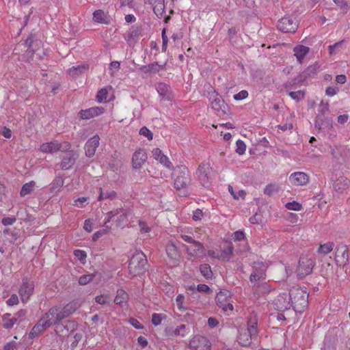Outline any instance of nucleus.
<instances>
[{
  "instance_id": "f257e3e1",
  "label": "nucleus",
  "mask_w": 350,
  "mask_h": 350,
  "mask_svg": "<svg viewBox=\"0 0 350 350\" xmlns=\"http://www.w3.org/2000/svg\"><path fill=\"white\" fill-rule=\"evenodd\" d=\"M291 306L298 313H302L308 305V294L301 288H293L289 291Z\"/></svg>"
},
{
  "instance_id": "f03ea898",
  "label": "nucleus",
  "mask_w": 350,
  "mask_h": 350,
  "mask_svg": "<svg viewBox=\"0 0 350 350\" xmlns=\"http://www.w3.org/2000/svg\"><path fill=\"white\" fill-rule=\"evenodd\" d=\"M174 187L182 191L183 195L187 194V188L191 183V177L188 168L185 165L177 166L174 171Z\"/></svg>"
},
{
  "instance_id": "7ed1b4c3",
  "label": "nucleus",
  "mask_w": 350,
  "mask_h": 350,
  "mask_svg": "<svg viewBox=\"0 0 350 350\" xmlns=\"http://www.w3.org/2000/svg\"><path fill=\"white\" fill-rule=\"evenodd\" d=\"M147 259L142 252H135L129 263V273L133 276L143 274L147 271Z\"/></svg>"
},
{
  "instance_id": "20e7f679",
  "label": "nucleus",
  "mask_w": 350,
  "mask_h": 350,
  "mask_svg": "<svg viewBox=\"0 0 350 350\" xmlns=\"http://www.w3.org/2000/svg\"><path fill=\"white\" fill-rule=\"evenodd\" d=\"M238 337L239 343L243 347H248L252 343V339L258 333L257 321L256 319H250L247 321V327H241L239 329Z\"/></svg>"
},
{
  "instance_id": "39448f33",
  "label": "nucleus",
  "mask_w": 350,
  "mask_h": 350,
  "mask_svg": "<svg viewBox=\"0 0 350 350\" xmlns=\"http://www.w3.org/2000/svg\"><path fill=\"white\" fill-rule=\"evenodd\" d=\"M24 44L27 45L28 48L25 52V56L28 61L40 59L42 50L41 49L42 42L40 40H33L31 38H28Z\"/></svg>"
},
{
  "instance_id": "423d86ee",
  "label": "nucleus",
  "mask_w": 350,
  "mask_h": 350,
  "mask_svg": "<svg viewBox=\"0 0 350 350\" xmlns=\"http://www.w3.org/2000/svg\"><path fill=\"white\" fill-rule=\"evenodd\" d=\"M277 27L284 33H295L298 27V23L293 16H286L278 21Z\"/></svg>"
},
{
  "instance_id": "0eeeda50",
  "label": "nucleus",
  "mask_w": 350,
  "mask_h": 350,
  "mask_svg": "<svg viewBox=\"0 0 350 350\" xmlns=\"http://www.w3.org/2000/svg\"><path fill=\"white\" fill-rule=\"evenodd\" d=\"M71 148L67 142L59 143L57 141L46 142L40 146V150L45 153H53L57 151L67 152Z\"/></svg>"
},
{
  "instance_id": "6e6552de",
  "label": "nucleus",
  "mask_w": 350,
  "mask_h": 350,
  "mask_svg": "<svg viewBox=\"0 0 350 350\" xmlns=\"http://www.w3.org/2000/svg\"><path fill=\"white\" fill-rule=\"evenodd\" d=\"M314 266V261L308 256H301L299 258V265L297 269V275L300 278L310 274Z\"/></svg>"
},
{
  "instance_id": "1a4fd4ad",
  "label": "nucleus",
  "mask_w": 350,
  "mask_h": 350,
  "mask_svg": "<svg viewBox=\"0 0 350 350\" xmlns=\"http://www.w3.org/2000/svg\"><path fill=\"white\" fill-rule=\"evenodd\" d=\"M265 279V266L262 262H254L253 272L250 277V282L254 284L256 282L264 281Z\"/></svg>"
},
{
  "instance_id": "9d476101",
  "label": "nucleus",
  "mask_w": 350,
  "mask_h": 350,
  "mask_svg": "<svg viewBox=\"0 0 350 350\" xmlns=\"http://www.w3.org/2000/svg\"><path fill=\"white\" fill-rule=\"evenodd\" d=\"M189 347L193 350H210L211 343L204 336H195L189 342Z\"/></svg>"
},
{
  "instance_id": "9b49d317",
  "label": "nucleus",
  "mask_w": 350,
  "mask_h": 350,
  "mask_svg": "<svg viewBox=\"0 0 350 350\" xmlns=\"http://www.w3.org/2000/svg\"><path fill=\"white\" fill-rule=\"evenodd\" d=\"M211 168L208 163H202L198 169V176L204 187H208L211 180Z\"/></svg>"
},
{
  "instance_id": "f8f14e48",
  "label": "nucleus",
  "mask_w": 350,
  "mask_h": 350,
  "mask_svg": "<svg viewBox=\"0 0 350 350\" xmlns=\"http://www.w3.org/2000/svg\"><path fill=\"white\" fill-rule=\"evenodd\" d=\"M274 305L278 310L284 311L288 310L291 307L289 294L282 293L277 296L274 299Z\"/></svg>"
},
{
  "instance_id": "ddd939ff",
  "label": "nucleus",
  "mask_w": 350,
  "mask_h": 350,
  "mask_svg": "<svg viewBox=\"0 0 350 350\" xmlns=\"http://www.w3.org/2000/svg\"><path fill=\"white\" fill-rule=\"evenodd\" d=\"M34 289L33 284L27 282L26 279L23 280V284L19 290V294L23 302H27L30 296L33 294Z\"/></svg>"
},
{
  "instance_id": "4468645a",
  "label": "nucleus",
  "mask_w": 350,
  "mask_h": 350,
  "mask_svg": "<svg viewBox=\"0 0 350 350\" xmlns=\"http://www.w3.org/2000/svg\"><path fill=\"white\" fill-rule=\"evenodd\" d=\"M100 137L98 135H95L88 140L85 145V154L88 157L94 155L96 148L99 145Z\"/></svg>"
},
{
  "instance_id": "2eb2a0df",
  "label": "nucleus",
  "mask_w": 350,
  "mask_h": 350,
  "mask_svg": "<svg viewBox=\"0 0 350 350\" xmlns=\"http://www.w3.org/2000/svg\"><path fill=\"white\" fill-rule=\"evenodd\" d=\"M146 152L143 149H139L135 151L132 158V165L135 169H139L147 160Z\"/></svg>"
},
{
  "instance_id": "dca6fc26",
  "label": "nucleus",
  "mask_w": 350,
  "mask_h": 350,
  "mask_svg": "<svg viewBox=\"0 0 350 350\" xmlns=\"http://www.w3.org/2000/svg\"><path fill=\"white\" fill-rule=\"evenodd\" d=\"M75 324L72 321H66L64 323H58L55 325V332L59 336H68L69 332L74 329Z\"/></svg>"
},
{
  "instance_id": "f3484780",
  "label": "nucleus",
  "mask_w": 350,
  "mask_h": 350,
  "mask_svg": "<svg viewBox=\"0 0 350 350\" xmlns=\"http://www.w3.org/2000/svg\"><path fill=\"white\" fill-rule=\"evenodd\" d=\"M289 181L294 185H305L308 183L309 177L308 174L304 172H297L292 174L290 176Z\"/></svg>"
},
{
  "instance_id": "a211bd4d",
  "label": "nucleus",
  "mask_w": 350,
  "mask_h": 350,
  "mask_svg": "<svg viewBox=\"0 0 350 350\" xmlns=\"http://www.w3.org/2000/svg\"><path fill=\"white\" fill-rule=\"evenodd\" d=\"M349 249L347 245H342L337 247L336 252V259L337 263L340 266L345 265L349 260Z\"/></svg>"
},
{
  "instance_id": "6ab92c4d",
  "label": "nucleus",
  "mask_w": 350,
  "mask_h": 350,
  "mask_svg": "<svg viewBox=\"0 0 350 350\" xmlns=\"http://www.w3.org/2000/svg\"><path fill=\"white\" fill-rule=\"evenodd\" d=\"M104 111V108L99 107H94L85 110H81L79 112V116L81 119L88 120L102 114Z\"/></svg>"
},
{
  "instance_id": "aec40b11",
  "label": "nucleus",
  "mask_w": 350,
  "mask_h": 350,
  "mask_svg": "<svg viewBox=\"0 0 350 350\" xmlns=\"http://www.w3.org/2000/svg\"><path fill=\"white\" fill-rule=\"evenodd\" d=\"M315 127L319 130H327L332 128V120L325 118L323 114H318L316 117Z\"/></svg>"
},
{
  "instance_id": "412c9836",
  "label": "nucleus",
  "mask_w": 350,
  "mask_h": 350,
  "mask_svg": "<svg viewBox=\"0 0 350 350\" xmlns=\"http://www.w3.org/2000/svg\"><path fill=\"white\" fill-rule=\"evenodd\" d=\"M118 214H120V215L117 219L118 226H121L122 225H123L126 221V219L127 217V211L122 208H118L115 211L109 212L107 213L108 218L105 221V223L109 222L113 217H114L116 215Z\"/></svg>"
},
{
  "instance_id": "4be33fe9",
  "label": "nucleus",
  "mask_w": 350,
  "mask_h": 350,
  "mask_svg": "<svg viewBox=\"0 0 350 350\" xmlns=\"http://www.w3.org/2000/svg\"><path fill=\"white\" fill-rule=\"evenodd\" d=\"M141 34V28L132 27L128 33L124 35V38L130 46L134 45L138 40Z\"/></svg>"
},
{
  "instance_id": "5701e85b",
  "label": "nucleus",
  "mask_w": 350,
  "mask_h": 350,
  "mask_svg": "<svg viewBox=\"0 0 350 350\" xmlns=\"http://www.w3.org/2000/svg\"><path fill=\"white\" fill-rule=\"evenodd\" d=\"M153 157L159 161L160 163L163 165L167 168H170L172 165V163L169 161L168 158L158 148H154L152 151Z\"/></svg>"
},
{
  "instance_id": "b1692460",
  "label": "nucleus",
  "mask_w": 350,
  "mask_h": 350,
  "mask_svg": "<svg viewBox=\"0 0 350 350\" xmlns=\"http://www.w3.org/2000/svg\"><path fill=\"white\" fill-rule=\"evenodd\" d=\"M350 187V180L347 177L340 176L334 183V190L338 193H342Z\"/></svg>"
},
{
  "instance_id": "393cba45",
  "label": "nucleus",
  "mask_w": 350,
  "mask_h": 350,
  "mask_svg": "<svg viewBox=\"0 0 350 350\" xmlns=\"http://www.w3.org/2000/svg\"><path fill=\"white\" fill-rule=\"evenodd\" d=\"M186 250L189 255L196 256L204 253V246L200 242L196 241L191 245L187 246Z\"/></svg>"
},
{
  "instance_id": "a878e982",
  "label": "nucleus",
  "mask_w": 350,
  "mask_h": 350,
  "mask_svg": "<svg viewBox=\"0 0 350 350\" xmlns=\"http://www.w3.org/2000/svg\"><path fill=\"white\" fill-rule=\"evenodd\" d=\"M76 159L75 154L72 151H69L63 157L62 161L60 163V167L62 170L70 169L75 163Z\"/></svg>"
},
{
  "instance_id": "bb28decb",
  "label": "nucleus",
  "mask_w": 350,
  "mask_h": 350,
  "mask_svg": "<svg viewBox=\"0 0 350 350\" xmlns=\"http://www.w3.org/2000/svg\"><path fill=\"white\" fill-rule=\"evenodd\" d=\"M129 299V295L123 289H118L116 292V296L114 299V303L123 307L126 305Z\"/></svg>"
},
{
  "instance_id": "cd10ccee",
  "label": "nucleus",
  "mask_w": 350,
  "mask_h": 350,
  "mask_svg": "<svg viewBox=\"0 0 350 350\" xmlns=\"http://www.w3.org/2000/svg\"><path fill=\"white\" fill-rule=\"evenodd\" d=\"M49 320H45V319L42 317L37 323V324L33 327L31 334H38L43 332L46 328L51 327L49 325Z\"/></svg>"
},
{
  "instance_id": "c85d7f7f",
  "label": "nucleus",
  "mask_w": 350,
  "mask_h": 350,
  "mask_svg": "<svg viewBox=\"0 0 350 350\" xmlns=\"http://www.w3.org/2000/svg\"><path fill=\"white\" fill-rule=\"evenodd\" d=\"M16 323H18L16 319L11 314L6 313L2 316V326L5 329H11Z\"/></svg>"
},
{
  "instance_id": "c756f323",
  "label": "nucleus",
  "mask_w": 350,
  "mask_h": 350,
  "mask_svg": "<svg viewBox=\"0 0 350 350\" xmlns=\"http://www.w3.org/2000/svg\"><path fill=\"white\" fill-rule=\"evenodd\" d=\"M89 69L88 64H83L77 66H73L68 70V73L72 77H76Z\"/></svg>"
},
{
  "instance_id": "7c9ffc66",
  "label": "nucleus",
  "mask_w": 350,
  "mask_h": 350,
  "mask_svg": "<svg viewBox=\"0 0 350 350\" xmlns=\"http://www.w3.org/2000/svg\"><path fill=\"white\" fill-rule=\"evenodd\" d=\"M252 288H254V292L258 295L264 294L270 291L269 286L267 282L263 281L254 283L252 284Z\"/></svg>"
},
{
  "instance_id": "2f4dec72",
  "label": "nucleus",
  "mask_w": 350,
  "mask_h": 350,
  "mask_svg": "<svg viewBox=\"0 0 350 350\" xmlns=\"http://www.w3.org/2000/svg\"><path fill=\"white\" fill-rule=\"evenodd\" d=\"M56 311L57 306L53 307L43 315V317L45 319V320H49L48 322L50 326L52 325H56L59 323L58 321H56Z\"/></svg>"
},
{
  "instance_id": "473e14b6",
  "label": "nucleus",
  "mask_w": 350,
  "mask_h": 350,
  "mask_svg": "<svg viewBox=\"0 0 350 350\" xmlns=\"http://www.w3.org/2000/svg\"><path fill=\"white\" fill-rule=\"evenodd\" d=\"M80 306L81 304L79 302V301L74 300L67 304L62 308L64 310V313H66V315L69 317L73 314Z\"/></svg>"
},
{
  "instance_id": "72a5a7b5",
  "label": "nucleus",
  "mask_w": 350,
  "mask_h": 350,
  "mask_svg": "<svg viewBox=\"0 0 350 350\" xmlns=\"http://www.w3.org/2000/svg\"><path fill=\"white\" fill-rule=\"evenodd\" d=\"M309 48L304 45H299L295 47L294 52L297 60L301 63L306 55L308 53Z\"/></svg>"
},
{
  "instance_id": "f704fd0d",
  "label": "nucleus",
  "mask_w": 350,
  "mask_h": 350,
  "mask_svg": "<svg viewBox=\"0 0 350 350\" xmlns=\"http://www.w3.org/2000/svg\"><path fill=\"white\" fill-rule=\"evenodd\" d=\"M93 19L96 23H109L108 17L102 10H97L93 13Z\"/></svg>"
},
{
  "instance_id": "c9c22d12",
  "label": "nucleus",
  "mask_w": 350,
  "mask_h": 350,
  "mask_svg": "<svg viewBox=\"0 0 350 350\" xmlns=\"http://www.w3.org/2000/svg\"><path fill=\"white\" fill-rule=\"evenodd\" d=\"M211 107L215 111H224V109L226 107V105L224 100L221 98V96H216L211 101Z\"/></svg>"
},
{
  "instance_id": "e433bc0d",
  "label": "nucleus",
  "mask_w": 350,
  "mask_h": 350,
  "mask_svg": "<svg viewBox=\"0 0 350 350\" xmlns=\"http://www.w3.org/2000/svg\"><path fill=\"white\" fill-rule=\"evenodd\" d=\"M165 10L164 0H155L153 7L154 14L159 17L161 18Z\"/></svg>"
},
{
  "instance_id": "4c0bfd02",
  "label": "nucleus",
  "mask_w": 350,
  "mask_h": 350,
  "mask_svg": "<svg viewBox=\"0 0 350 350\" xmlns=\"http://www.w3.org/2000/svg\"><path fill=\"white\" fill-rule=\"evenodd\" d=\"M139 70L145 74L157 73L159 71V64L157 62H154L146 66H142L139 68Z\"/></svg>"
},
{
  "instance_id": "58836bf2",
  "label": "nucleus",
  "mask_w": 350,
  "mask_h": 350,
  "mask_svg": "<svg viewBox=\"0 0 350 350\" xmlns=\"http://www.w3.org/2000/svg\"><path fill=\"white\" fill-rule=\"evenodd\" d=\"M166 252L167 256L172 259H177L179 256L178 249L173 243L167 245Z\"/></svg>"
},
{
  "instance_id": "ea45409f",
  "label": "nucleus",
  "mask_w": 350,
  "mask_h": 350,
  "mask_svg": "<svg viewBox=\"0 0 350 350\" xmlns=\"http://www.w3.org/2000/svg\"><path fill=\"white\" fill-rule=\"evenodd\" d=\"M229 297L230 292L228 291H220L219 293L217 294L215 301L218 306H219L220 304H222L228 301Z\"/></svg>"
},
{
  "instance_id": "a19ab883",
  "label": "nucleus",
  "mask_w": 350,
  "mask_h": 350,
  "mask_svg": "<svg viewBox=\"0 0 350 350\" xmlns=\"http://www.w3.org/2000/svg\"><path fill=\"white\" fill-rule=\"evenodd\" d=\"M35 185L36 183L34 181H30L23 185L20 192L21 196L24 197L28 194H30L33 191Z\"/></svg>"
},
{
  "instance_id": "79ce46f5",
  "label": "nucleus",
  "mask_w": 350,
  "mask_h": 350,
  "mask_svg": "<svg viewBox=\"0 0 350 350\" xmlns=\"http://www.w3.org/2000/svg\"><path fill=\"white\" fill-rule=\"evenodd\" d=\"M233 247L232 245H228V247L224 250H222L219 253V260H221L224 261H228L231 258L232 254Z\"/></svg>"
},
{
  "instance_id": "37998d69",
  "label": "nucleus",
  "mask_w": 350,
  "mask_h": 350,
  "mask_svg": "<svg viewBox=\"0 0 350 350\" xmlns=\"http://www.w3.org/2000/svg\"><path fill=\"white\" fill-rule=\"evenodd\" d=\"M64 185V180L61 177H57L54 179L51 185L50 190L52 193H55L59 190Z\"/></svg>"
},
{
  "instance_id": "c03bdc74",
  "label": "nucleus",
  "mask_w": 350,
  "mask_h": 350,
  "mask_svg": "<svg viewBox=\"0 0 350 350\" xmlns=\"http://www.w3.org/2000/svg\"><path fill=\"white\" fill-rule=\"evenodd\" d=\"M99 189L100 194L98 198L99 201L103 200L104 199L113 200L116 197V192L114 191L103 192L101 188Z\"/></svg>"
},
{
  "instance_id": "a18cd8bd",
  "label": "nucleus",
  "mask_w": 350,
  "mask_h": 350,
  "mask_svg": "<svg viewBox=\"0 0 350 350\" xmlns=\"http://www.w3.org/2000/svg\"><path fill=\"white\" fill-rule=\"evenodd\" d=\"M334 245V244L332 242L321 244L318 249V252L320 254H327L333 250Z\"/></svg>"
},
{
  "instance_id": "49530a36",
  "label": "nucleus",
  "mask_w": 350,
  "mask_h": 350,
  "mask_svg": "<svg viewBox=\"0 0 350 350\" xmlns=\"http://www.w3.org/2000/svg\"><path fill=\"white\" fill-rule=\"evenodd\" d=\"M280 187L275 184H269L264 189V193L268 196H272L274 193L278 192Z\"/></svg>"
},
{
  "instance_id": "de8ad7c7",
  "label": "nucleus",
  "mask_w": 350,
  "mask_h": 350,
  "mask_svg": "<svg viewBox=\"0 0 350 350\" xmlns=\"http://www.w3.org/2000/svg\"><path fill=\"white\" fill-rule=\"evenodd\" d=\"M202 275L206 279L211 278L213 272L211 269V266L208 264L202 265L200 267Z\"/></svg>"
},
{
  "instance_id": "09e8293b",
  "label": "nucleus",
  "mask_w": 350,
  "mask_h": 350,
  "mask_svg": "<svg viewBox=\"0 0 350 350\" xmlns=\"http://www.w3.org/2000/svg\"><path fill=\"white\" fill-rule=\"evenodd\" d=\"M334 2L340 8V10L346 13L350 8V0H333Z\"/></svg>"
},
{
  "instance_id": "8fccbe9b",
  "label": "nucleus",
  "mask_w": 350,
  "mask_h": 350,
  "mask_svg": "<svg viewBox=\"0 0 350 350\" xmlns=\"http://www.w3.org/2000/svg\"><path fill=\"white\" fill-rule=\"evenodd\" d=\"M94 276V273L83 275L79 278V284L80 285H85L91 282Z\"/></svg>"
},
{
  "instance_id": "3c124183",
  "label": "nucleus",
  "mask_w": 350,
  "mask_h": 350,
  "mask_svg": "<svg viewBox=\"0 0 350 350\" xmlns=\"http://www.w3.org/2000/svg\"><path fill=\"white\" fill-rule=\"evenodd\" d=\"M288 95L293 99L297 101H299L304 99L305 96V92L302 90H299L296 92H290Z\"/></svg>"
},
{
  "instance_id": "603ef678",
  "label": "nucleus",
  "mask_w": 350,
  "mask_h": 350,
  "mask_svg": "<svg viewBox=\"0 0 350 350\" xmlns=\"http://www.w3.org/2000/svg\"><path fill=\"white\" fill-rule=\"evenodd\" d=\"M108 95V91L105 88H103L100 90L98 91L96 99L97 101L99 103H102L103 101L105 100L107 98Z\"/></svg>"
},
{
  "instance_id": "864d4df0",
  "label": "nucleus",
  "mask_w": 350,
  "mask_h": 350,
  "mask_svg": "<svg viewBox=\"0 0 350 350\" xmlns=\"http://www.w3.org/2000/svg\"><path fill=\"white\" fill-rule=\"evenodd\" d=\"M285 206L287 209L292 210V211H300L301 209V204H300L299 203H298L295 201H293V202L286 203Z\"/></svg>"
},
{
  "instance_id": "5fc2aeb1",
  "label": "nucleus",
  "mask_w": 350,
  "mask_h": 350,
  "mask_svg": "<svg viewBox=\"0 0 350 350\" xmlns=\"http://www.w3.org/2000/svg\"><path fill=\"white\" fill-rule=\"evenodd\" d=\"M74 254L82 263H85L87 255L84 251L76 250L74 251Z\"/></svg>"
},
{
  "instance_id": "6e6d98bb",
  "label": "nucleus",
  "mask_w": 350,
  "mask_h": 350,
  "mask_svg": "<svg viewBox=\"0 0 350 350\" xmlns=\"http://www.w3.org/2000/svg\"><path fill=\"white\" fill-rule=\"evenodd\" d=\"M246 150V146L244 142L241 140H238L237 142V150L236 152L239 154H243Z\"/></svg>"
},
{
  "instance_id": "4d7b16f0",
  "label": "nucleus",
  "mask_w": 350,
  "mask_h": 350,
  "mask_svg": "<svg viewBox=\"0 0 350 350\" xmlns=\"http://www.w3.org/2000/svg\"><path fill=\"white\" fill-rule=\"evenodd\" d=\"M184 300H185V297L182 294H179L176 298L177 307L180 310H182V311L186 310V308L183 306Z\"/></svg>"
},
{
  "instance_id": "13d9d810",
  "label": "nucleus",
  "mask_w": 350,
  "mask_h": 350,
  "mask_svg": "<svg viewBox=\"0 0 350 350\" xmlns=\"http://www.w3.org/2000/svg\"><path fill=\"white\" fill-rule=\"evenodd\" d=\"M56 321H58V323L60 322L62 319L68 317L66 313H64V310L63 308L57 306L56 311Z\"/></svg>"
},
{
  "instance_id": "bf43d9fd",
  "label": "nucleus",
  "mask_w": 350,
  "mask_h": 350,
  "mask_svg": "<svg viewBox=\"0 0 350 350\" xmlns=\"http://www.w3.org/2000/svg\"><path fill=\"white\" fill-rule=\"evenodd\" d=\"M27 314V312L25 310H21L14 314V317L16 319V321L19 323L22 322Z\"/></svg>"
},
{
  "instance_id": "052dcab7",
  "label": "nucleus",
  "mask_w": 350,
  "mask_h": 350,
  "mask_svg": "<svg viewBox=\"0 0 350 350\" xmlns=\"http://www.w3.org/2000/svg\"><path fill=\"white\" fill-rule=\"evenodd\" d=\"M4 234L10 235L12 237L11 242L14 243L18 237V232L11 230L10 228H5L3 230Z\"/></svg>"
},
{
  "instance_id": "680f3d73",
  "label": "nucleus",
  "mask_w": 350,
  "mask_h": 350,
  "mask_svg": "<svg viewBox=\"0 0 350 350\" xmlns=\"http://www.w3.org/2000/svg\"><path fill=\"white\" fill-rule=\"evenodd\" d=\"M163 319L162 314H157L154 313L152 316V323L155 326H157L161 324Z\"/></svg>"
},
{
  "instance_id": "e2e57ef3",
  "label": "nucleus",
  "mask_w": 350,
  "mask_h": 350,
  "mask_svg": "<svg viewBox=\"0 0 350 350\" xmlns=\"http://www.w3.org/2000/svg\"><path fill=\"white\" fill-rule=\"evenodd\" d=\"M139 134L142 135L148 138V139L151 140L153 137L152 133L148 129L146 126L142 127L139 131Z\"/></svg>"
},
{
  "instance_id": "0e129e2a",
  "label": "nucleus",
  "mask_w": 350,
  "mask_h": 350,
  "mask_svg": "<svg viewBox=\"0 0 350 350\" xmlns=\"http://www.w3.org/2000/svg\"><path fill=\"white\" fill-rule=\"evenodd\" d=\"M339 92V88L338 87H332L329 86L325 90L326 95L329 96H333L336 95Z\"/></svg>"
},
{
  "instance_id": "69168bd1",
  "label": "nucleus",
  "mask_w": 350,
  "mask_h": 350,
  "mask_svg": "<svg viewBox=\"0 0 350 350\" xmlns=\"http://www.w3.org/2000/svg\"><path fill=\"white\" fill-rule=\"evenodd\" d=\"M248 93L246 90H242L239 92L238 94L234 96V98L237 100H240L245 99L247 97Z\"/></svg>"
},
{
  "instance_id": "338daca9",
  "label": "nucleus",
  "mask_w": 350,
  "mask_h": 350,
  "mask_svg": "<svg viewBox=\"0 0 350 350\" xmlns=\"http://www.w3.org/2000/svg\"><path fill=\"white\" fill-rule=\"evenodd\" d=\"M16 219L15 217H8L3 218L1 222L4 226H10L12 225L16 221Z\"/></svg>"
},
{
  "instance_id": "774afa93",
  "label": "nucleus",
  "mask_w": 350,
  "mask_h": 350,
  "mask_svg": "<svg viewBox=\"0 0 350 350\" xmlns=\"http://www.w3.org/2000/svg\"><path fill=\"white\" fill-rule=\"evenodd\" d=\"M18 303V297L16 294H13L11 297L7 300V304L9 306H14Z\"/></svg>"
}]
</instances>
